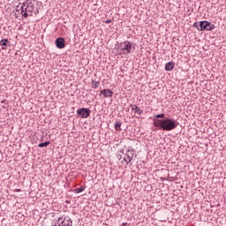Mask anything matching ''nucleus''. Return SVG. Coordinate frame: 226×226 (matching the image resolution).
I'll return each instance as SVG.
<instances>
[{"instance_id": "f257e3e1", "label": "nucleus", "mask_w": 226, "mask_h": 226, "mask_svg": "<svg viewBox=\"0 0 226 226\" xmlns=\"http://www.w3.org/2000/svg\"><path fill=\"white\" fill-rule=\"evenodd\" d=\"M154 126L163 130V132H172L177 128V122L172 118L156 119L154 120Z\"/></svg>"}, {"instance_id": "f03ea898", "label": "nucleus", "mask_w": 226, "mask_h": 226, "mask_svg": "<svg viewBox=\"0 0 226 226\" xmlns=\"http://www.w3.org/2000/svg\"><path fill=\"white\" fill-rule=\"evenodd\" d=\"M16 11H21V15L27 19L28 16H32L34 11V4L29 0L24 3H19L16 8Z\"/></svg>"}, {"instance_id": "7ed1b4c3", "label": "nucleus", "mask_w": 226, "mask_h": 226, "mask_svg": "<svg viewBox=\"0 0 226 226\" xmlns=\"http://www.w3.org/2000/svg\"><path fill=\"white\" fill-rule=\"evenodd\" d=\"M117 50L118 56H128V54L133 52V45L132 42L125 41L118 44Z\"/></svg>"}, {"instance_id": "20e7f679", "label": "nucleus", "mask_w": 226, "mask_h": 226, "mask_svg": "<svg viewBox=\"0 0 226 226\" xmlns=\"http://www.w3.org/2000/svg\"><path fill=\"white\" fill-rule=\"evenodd\" d=\"M193 27L198 29V31H213L215 29V26L208 21L195 22Z\"/></svg>"}, {"instance_id": "39448f33", "label": "nucleus", "mask_w": 226, "mask_h": 226, "mask_svg": "<svg viewBox=\"0 0 226 226\" xmlns=\"http://www.w3.org/2000/svg\"><path fill=\"white\" fill-rule=\"evenodd\" d=\"M78 116H80V117L86 119L88 116H91V109L87 108H81L77 110Z\"/></svg>"}, {"instance_id": "423d86ee", "label": "nucleus", "mask_w": 226, "mask_h": 226, "mask_svg": "<svg viewBox=\"0 0 226 226\" xmlns=\"http://www.w3.org/2000/svg\"><path fill=\"white\" fill-rule=\"evenodd\" d=\"M56 49H64L66 47V42L63 37H59L55 41Z\"/></svg>"}, {"instance_id": "0eeeda50", "label": "nucleus", "mask_w": 226, "mask_h": 226, "mask_svg": "<svg viewBox=\"0 0 226 226\" xmlns=\"http://www.w3.org/2000/svg\"><path fill=\"white\" fill-rule=\"evenodd\" d=\"M100 94H102L104 98H112L114 96V92L110 89L101 90Z\"/></svg>"}, {"instance_id": "6e6552de", "label": "nucleus", "mask_w": 226, "mask_h": 226, "mask_svg": "<svg viewBox=\"0 0 226 226\" xmlns=\"http://www.w3.org/2000/svg\"><path fill=\"white\" fill-rule=\"evenodd\" d=\"M132 160H133V152L128 150L125 154L124 161L126 162V163H130Z\"/></svg>"}, {"instance_id": "1a4fd4ad", "label": "nucleus", "mask_w": 226, "mask_h": 226, "mask_svg": "<svg viewBox=\"0 0 226 226\" xmlns=\"http://www.w3.org/2000/svg\"><path fill=\"white\" fill-rule=\"evenodd\" d=\"M175 64L174 62H169L165 64L166 72H172L174 70Z\"/></svg>"}, {"instance_id": "9d476101", "label": "nucleus", "mask_w": 226, "mask_h": 226, "mask_svg": "<svg viewBox=\"0 0 226 226\" xmlns=\"http://www.w3.org/2000/svg\"><path fill=\"white\" fill-rule=\"evenodd\" d=\"M132 110H134L135 114H139V116H140L142 114V109H140V108H139L136 105L132 104Z\"/></svg>"}, {"instance_id": "9b49d317", "label": "nucleus", "mask_w": 226, "mask_h": 226, "mask_svg": "<svg viewBox=\"0 0 226 226\" xmlns=\"http://www.w3.org/2000/svg\"><path fill=\"white\" fill-rule=\"evenodd\" d=\"M123 124V123H121V121H116L115 123V130L117 132H121V125Z\"/></svg>"}, {"instance_id": "f8f14e48", "label": "nucleus", "mask_w": 226, "mask_h": 226, "mask_svg": "<svg viewBox=\"0 0 226 226\" xmlns=\"http://www.w3.org/2000/svg\"><path fill=\"white\" fill-rule=\"evenodd\" d=\"M8 42H9L8 39H2V40L0 41V45H1L2 47H6V45H8Z\"/></svg>"}, {"instance_id": "ddd939ff", "label": "nucleus", "mask_w": 226, "mask_h": 226, "mask_svg": "<svg viewBox=\"0 0 226 226\" xmlns=\"http://www.w3.org/2000/svg\"><path fill=\"white\" fill-rule=\"evenodd\" d=\"M84 190H86V187L81 186V187H79V188L74 189V192H75V193H82V192H84Z\"/></svg>"}, {"instance_id": "4468645a", "label": "nucleus", "mask_w": 226, "mask_h": 226, "mask_svg": "<svg viewBox=\"0 0 226 226\" xmlns=\"http://www.w3.org/2000/svg\"><path fill=\"white\" fill-rule=\"evenodd\" d=\"M47 146H50V142L47 141V142H44V143H40L38 145V147H47Z\"/></svg>"}, {"instance_id": "2eb2a0df", "label": "nucleus", "mask_w": 226, "mask_h": 226, "mask_svg": "<svg viewBox=\"0 0 226 226\" xmlns=\"http://www.w3.org/2000/svg\"><path fill=\"white\" fill-rule=\"evenodd\" d=\"M92 85L94 86V89H97V87H100V81H93Z\"/></svg>"}, {"instance_id": "dca6fc26", "label": "nucleus", "mask_w": 226, "mask_h": 226, "mask_svg": "<svg viewBox=\"0 0 226 226\" xmlns=\"http://www.w3.org/2000/svg\"><path fill=\"white\" fill-rule=\"evenodd\" d=\"M156 119H163V117H165V114L162 113V114H158L155 115Z\"/></svg>"}, {"instance_id": "f3484780", "label": "nucleus", "mask_w": 226, "mask_h": 226, "mask_svg": "<svg viewBox=\"0 0 226 226\" xmlns=\"http://www.w3.org/2000/svg\"><path fill=\"white\" fill-rule=\"evenodd\" d=\"M112 22V19H107L106 21H105V24H110Z\"/></svg>"}, {"instance_id": "a211bd4d", "label": "nucleus", "mask_w": 226, "mask_h": 226, "mask_svg": "<svg viewBox=\"0 0 226 226\" xmlns=\"http://www.w3.org/2000/svg\"><path fill=\"white\" fill-rule=\"evenodd\" d=\"M2 49H3V50H6V48H4V47H2Z\"/></svg>"}]
</instances>
